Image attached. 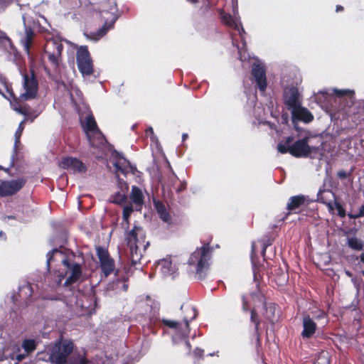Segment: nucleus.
Returning a JSON list of instances; mask_svg holds the SVG:
<instances>
[{
  "label": "nucleus",
  "instance_id": "18",
  "mask_svg": "<svg viewBox=\"0 0 364 364\" xmlns=\"http://www.w3.org/2000/svg\"><path fill=\"white\" fill-rule=\"evenodd\" d=\"M291 112L294 119L303 121L306 123L310 122L314 118L310 112L307 109L301 107V105L292 109Z\"/></svg>",
  "mask_w": 364,
  "mask_h": 364
},
{
  "label": "nucleus",
  "instance_id": "36",
  "mask_svg": "<svg viewBox=\"0 0 364 364\" xmlns=\"http://www.w3.org/2000/svg\"><path fill=\"white\" fill-rule=\"evenodd\" d=\"M334 205H335V210H337V213L339 216L341 218H343L346 216V211L345 209L343 208V206L338 203L337 201L334 200Z\"/></svg>",
  "mask_w": 364,
  "mask_h": 364
},
{
  "label": "nucleus",
  "instance_id": "44",
  "mask_svg": "<svg viewBox=\"0 0 364 364\" xmlns=\"http://www.w3.org/2000/svg\"><path fill=\"white\" fill-rule=\"evenodd\" d=\"M14 109L18 112V113L27 115V111L26 109H23L22 108H14Z\"/></svg>",
  "mask_w": 364,
  "mask_h": 364
},
{
  "label": "nucleus",
  "instance_id": "7",
  "mask_svg": "<svg viewBox=\"0 0 364 364\" xmlns=\"http://www.w3.org/2000/svg\"><path fill=\"white\" fill-rule=\"evenodd\" d=\"M209 259V248L204 246L200 249H197L191 254L188 263L190 265L196 267L197 274L201 276L203 271L208 268V261Z\"/></svg>",
  "mask_w": 364,
  "mask_h": 364
},
{
  "label": "nucleus",
  "instance_id": "10",
  "mask_svg": "<svg viewBox=\"0 0 364 364\" xmlns=\"http://www.w3.org/2000/svg\"><path fill=\"white\" fill-rule=\"evenodd\" d=\"M232 12L235 16V18L232 16L227 13L222 12L221 18L223 22L230 28H232L237 31L239 35L241 36V38L243 40V33H245L244 28L241 26L240 22L238 23V9H237V0H232Z\"/></svg>",
  "mask_w": 364,
  "mask_h": 364
},
{
  "label": "nucleus",
  "instance_id": "52",
  "mask_svg": "<svg viewBox=\"0 0 364 364\" xmlns=\"http://www.w3.org/2000/svg\"><path fill=\"white\" fill-rule=\"evenodd\" d=\"M182 137H183V140H185L188 137V134H183Z\"/></svg>",
  "mask_w": 364,
  "mask_h": 364
},
{
  "label": "nucleus",
  "instance_id": "57",
  "mask_svg": "<svg viewBox=\"0 0 364 364\" xmlns=\"http://www.w3.org/2000/svg\"><path fill=\"white\" fill-rule=\"evenodd\" d=\"M186 345L187 346L188 348H190V344L188 341L186 342Z\"/></svg>",
  "mask_w": 364,
  "mask_h": 364
},
{
  "label": "nucleus",
  "instance_id": "22",
  "mask_svg": "<svg viewBox=\"0 0 364 364\" xmlns=\"http://www.w3.org/2000/svg\"><path fill=\"white\" fill-rule=\"evenodd\" d=\"M303 331L301 336L304 338L311 337L316 331V324L310 317V316H305L303 318Z\"/></svg>",
  "mask_w": 364,
  "mask_h": 364
},
{
  "label": "nucleus",
  "instance_id": "31",
  "mask_svg": "<svg viewBox=\"0 0 364 364\" xmlns=\"http://www.w3.org/2000/svg\"><path fill=\"white\" fill-rule=\"evenodd\" d=\"M324 195H328L332 197H334L333 194L331 191H321L318 193V200H320L321 202L326 203L331 212H333L335 210V205H334V200L333 201H329L326 202L324 201Z\"/></svg>",
  "mask_w": 364,
  "mask_h": 364
},
{
  "label": "nucleus",
  "instance_id": "34",
  "mask_svg": "<svg viewBox=\"0 0 364 364\" xmlns=\"http://www.w3.org/2000/svg\"><path fill=\"white\" fill-rule=\"evenodd\" d=\"M134 208L132 205H123V221L128 223L129 218L131 213L133 212Z\"/></svg>",
  "mask_w": 364,
  "mask_h": 364
},
{
  "label": "nucleus",
  "instance_id": "33",
  "mask_svg": "<svg viewBox=\"0 0 364 364\" xmlns=\"http://www.w3.org/2000/svg\"><path fill=\"white\" fill-rule=\"evenodd\" d=\"M314 364H330V355L327 351H322Z\"/></svg>",
  "mask_w": 364,
  "mask_h": 364
},
{
  "label": "nucleus",
  "instance_id": "19",
  "mask_svg": "<svg viewBox=\"0 0 364 364\" xmlns=\"http://www.w3.org/2000/svg\"><path fill=\"white\" fill-rule=\"evenodd\" d=\"M129 198L136 208L140 210L144 204V195L142 190L136 186H132Z\"/></svg>",
  "mask_w": 364,
  "mask_h": 364
},
{
  "label": "nucleus",
  "instance_id": "27",
  "mask_svg": "<svg viewBox=\"0 0 364 364\" xmlns=\"http://www.w3.org/2000/svg\"><path fill=\"white\" fill-rule=\"evenodd\" d=\"M70 96L73 103L76 107V109L78 112H80L81 105H83V100L82 97L81 92L77 89H73L71 91Z\"/></svg>",
  "mask_w": 364,
  "mask_h": 364
},
{
  "label": "nucleus",
  "instance_id": "14",
  "mask_svg": "<svg viewBox=\"0 0 364 364\" xmlns=\"http://www.w3.org/2000/svg\"><path fill=\"white\" fill-rule=\"evenodd\" d=\"M252 73L259 90L264 91L267 87L265 72L263 65L257 60H255L252 64Z\"/></svg>",
  "mask_w": 364,
  "mask_h": 364
},
{
  "label": "nucleus",
  "instance_id": "17",
  "mask_svg": "<svg viewBox=\"0 0 364 364\" xmlns=\"http://www.w3.org/2000/svg\"><path fill=\"white\" fill-rule=\"evenodd\" d=\"M60 167L72 171L73 172H84L86 170L85 166L82 161L76 158H64L59 164Z\"/></svg>",
  "mask_w": 364,
  "mask_h": 364
},
{
  "label": "nucleus",
  "instance_id": "11",
  "mask_svg": "<svg viewBox=\"0 0 364 364\" xmlns=\"http://www.w3.org/2000/svg\"><path fill=\"white\" fill-rule=\"evenodd\" d=\"M317 151L318 148L308 145L307 139L296 141L290 149V154L295 157H308Z\"/></svg>",
  "mask_w": 364,
  "mask_h": 364
},
{
  "label": "nucleus",
  "instance_id": "13",
  "mask_svg": "<svg viewBox=\"0 0 364 364\" xmlns=\"http://www.w3.org/2000/svg\"><path fill=\"white\" fill-rule=\"evenodd\" d=\"M97 253L102 272L107 277L114 270V263L107 250L102 247L97 248Z\"/></svg>",
  "mask_w": 364,
  "mask_h": 364
},
{
  "label": "nucleus",
  "instance_id": "12",
  "mask_svg": "<svg viewBox=\"0 0 364 364\" xmlns=\"http://www.w3.org/2000/svg\"><path fill=\"white\" fill-rule=\"evenodd\" d=\"M25 184L23 179L0 181V196H11L18 192Z\"/></svg>",
  "mask_w": 364,
  "mask_h": 364
},
{
  "label": "nucleus",
  "instance_id": "48",
  "mask_svg": "<svg viewBox=\"0 0 364 364\" xmlns=\"http://www.w3.org/2000/svg\"><path fill=\"white\" fill-rule=\"evenodd\" d=\"M188 310L190 311L193 312V315L192 318H191V320L193 319L196 317V313H195L194 309L193 308H190Z\"/></svg>",
  "mask_w": 364,
  "mask_h": 364
},
{
  "label": "nucleus",
  "instance_id": "38",
  "mask_svg": "<svg viewBox=\"0 0 364 364\" xmlns=\"http://www.w3.org/2000/svg\"><path fill=\"white\" fill-rule=\"evenodd\" d=\"M349 218L356 219L364 216V204L360 208L359 212L356 214H348Z\"/></svg>",
  "mask_w": 364,
  "mask_h": 364
},
{
  "label": "nucleus",
  "instance_id": "24",
  "mask_svg": "<svg viewBox=\"0 0 364 364\" xmlns=\"http://www.w3.org/2000/svg\"><path fill=\"white\" fill-rule=\"evenodd\" d=\"M114 22V21H112L109 23H105L97 32H92L90 34H86L87 38L94 41L100 40L107 33L108 30L112 28Z\"/></svg>",
  "mask_w": 364,
  "mask_h": 364
},
{
  "label": "nucleus",
  "instance_id": "30",
  "mask_svg": "<svg viewBox=\"0 0 364 364\" xmlns=\"http://www.w3.org/2000/svg\"><path fill=\"white\" fill-rule=\"evenodd\" d=\"M292 139V137L289 136L285 142H280L277 147L278 151L282 154H285L287 152L290 154Z\"/></svg>",
  "mask_w": 364,
  "mask_h": 364
},
{
  "label": "nucleus",
  "instance_id": "8",
  "mask_svg": "<svg viewBox=\"0 0 364 364\" xmlns=\"http://www.w3.org/2000/svg\"><path fill=\"white\" fill-rule=\"evenodd\" d=\"M62 50L63 45L59 38H53L47 40L44 47V53L50 63L55 68L60 63Z\"/></svg>",
  "mask_w": 364,
  "mask_h": 364
},
{
  "label": "nucleus",
  "instance_id": "39",
  "mask_svg": "<svg viewBox=\"0 0 364 364\" xmlns=\"http://www.w3.org/2000/svg\"><path fill=\"white\" fill-rule=\"evenodd\" d=\"M333 92L341 97V96H343L345 95H347V94H350V93H352L353 92L350 90H338V89H333Z\"/></svg>",
  "mask_w": 364,
  "mask_h": 364
},
{
  "label": "nucleus",
  "instance_id": "28",
  "mask_svg": "<svg viewBox=\"0 0 364 364\" xmlns=\"http://www.w3.org/2000/svg\"><path fill=\"white\" fill-rule=\"evenodd\" d=\"M38 341L35 339H26L22 343V348L27 353H31L36 350Z\"/></svg>",
  "mask_w": 364,
  "mask_h": 364
},
{
  "label": "nucleus",
  "instance_id": "3",
  "mask_svg": "<svg viewBox=\"0 0 364 364\" xmlns=\"http://www.w3.org/2000/svg\"><path fill=\"white\" fill-rule=\"evenodd\" d=\"M127 245L129 249V257L133 265L140 262L143 254L149 245L145 241L144 230L135 226L127 235Z\"/></svg>",
  "mask_w": 364,
  "mask_h": 364
},
{
  "label": "nucleus",
  "instance_id": "23",
  "mask_svg": "<svg viewBox=\"0 0 364 364\" xmlns=\"http://www.w3.org/2000/svg\"><path fill=\"white\" fill-rule=\"evenodd\" d=\"M154 204L159 218L164 223L170 224L171 223V217L164 204L159 200H154Z\"/></svg>",
  "mask_w": 364,
  "mask_h": 364
},
{
  "label": "nucleus",
  "instance_id": "20",
  "mask_svg": "<svg viewBox=\"0 0 364 364\" xmlns=\"http://www.w3.org/2000/svg\"><path fill=\"white\" fill-rule=\"evenodd\" d=\"M115 167L116 173L119 172L123 174H127L129 172L133 173L135 168L124 157L120 156L117 161L114 164Z\"/></svg>",
  "mask_w": 364,
  "mask_h": 364
},
{
  "label": "nucleus",
  "instance_id": "21",
  "mask_svg": "<svg viewBox=\"0 0 364 364\" xmlns=\"http://www.w3.org/2000/svg\"><path fill=\"white\" fill-rule=\"evenodd\" d=\"M165 277L172 276L176 272V265L170 258H166L159 262L157 266Z\"/></svg>",
  "mask_w": 364,
  "mask_h": 364
},
{
  "label": "nucleus",
  "instance_id": "42",
  "mask_svg": "<svg viewBox=\"0 0 364 364\" xmlns=\"http://www.w3.org/2000/svg\"><path fill=\"white\" fill-rule=\"evenodd\" d=\"M239 55H240V58L241 60H246L245 52L243 50L242 48H240L239 49Z\"/></svg>",
  "mask_w": 364,
  "mask_h": 364
},
{
  "label": "nucleus",
  "instance_id": "51",
  "mask_svg": "<svg viewBox=\"0 0 364 364\" xmlns=\"http://www.w3.org/2000/svg\"><path fill=\"white\" fill-rule=\"evenodd\" d=\"M360 260L364 262V252L360 255Z\"/></svg>",
  "mask_w": 364,
  "mask_h": 364
},
{
  "label": "nucleus",
  "instance_id": "32",
  "mask_svg": "<svg viewBox=\"0 0 364 364\" xmlns=\"http://www.w3.org/2000/svg\"><path fill=\"white\" fill-rule=\"evenodd\" d=\"M112 202L114 203L120 205H126L127 202V196L125 193H115L112 197Z\"/></svg>",
  "mask_w": 364,
  "mask_h": 364
},
{
  "label": "nucleus",
  "instance_id": "37",
  "mask_svg": "<svg viewBox=\"0 0 364 364\" xmlns=\"http://www.w3.org/2000/svg\"><path fill=\"white\" fill-rule=\"evenodd\" d=\"M26 119H25L23 121H22L20 124H19V126L18 127V129L16 130V133H15V138H16V144H17L18 142V140L20 139V136L22 134V132L24 129V127H23V124L25 122V120Z\"/></svg>",
  "mask_w": 364,
  "mask_h": 364
},
{
  "label": "nucleus",
  "instance_id": "53",
  "mask_svg": "<svg viewBox=\"0 0 364 364\" xmlns=\"http://www.w3.org/2000/svg\"><path fill=\"white\" fill-rule=\"evenodd\" d=\"M265 251H266V246L264 245L263 250H262V255H264Z\"/></svg>",
  "mask_w": 364,
  "mask_h": 364
},
{
  "label": "nucleus",
  "instance_id": "35",
  "mask_svg": "<svg viewBox=\"0 0 364 364\" xmlns=\"http://www.w3.org/2000/svg\"><path fill=\"white\" fill-rule=\"evenodd\" d=\"M4 90L9 92V87L5 78L0 75V94L6 97L4 92Z\"/></svg>",
  "mask_w": 364,
  "mask_h": 364
},
{
  "label": "nucleus",
  "instance_id": "41",
  "mask_svg": "<svg viewBox=\"0 0 364 364\" xmlns=\"http://www.w3.org/2000/svg\"><path fill=\"white\" fill-rule=\"evenodd\" d=\"M146 135L149 136L152 140L154 139V130L151 127H149L146 131Z\"/></svg>",
  "mask_w": 364,
  "mask_h": 364
},
{
  "label": "nucleus",
  "instance_id": "2",
  "mask_svg": "<svg viewBox=\"0 0 364 364\" xmlns=\"http://www.w3.org/2000/svg\"><path fill=\"white\" fill-rule=\"evenodd\" d=\"M73 343L70 340L60 339L51 343L38 354V359L55 364H64L73 350Z\"/></svg>",
  "mask_w": 364,
  "mask_h": 364
},
{
  "label": "nucleus",
  "instance_id": "46",
  "mask_svg": "<svg viewBox=\"0 0 364 364\" xmlns=\"http://www.w3.org/2000/svg\"><path fill=\"white\" fill-rule=\"evenodd\" d=\"M119 184L121 186V189L122 191H123V189H124V190L128 189V185L125 182H119Z\"/></svg>",
  "mask_w": 364,
  "mask_h": 364
},
{
  "label": "nucleus",
  "instance_id": "29",
  "mask_svg": "<svg viewBox=\"0 0 364 364\" xmlns=\"http://www.w3.org/2000/svg\"><path fill=\"white\" fill-rule=\"evenodd\" d=\"M348 245L353 250L359 251L363 247V242L355 237L348 238Z\"/></svg>",
  "mask_w": 364,
  "mask_h": 364
},
{
  "label": "nucleus",
  "instance_id": "55",
  "mask_svg": "<svg viewBox=\"0 0 364 364\" xmlns=\"http://www.w3.org/2000/svg\"><path fill=\"white\" fill-rule=\"evenodd\" d=\"M171 180H176V176H175V174L173 173L172 175V179Z\"/></svg>",
  "mask_w": 364,
  "mask_h": 364
},
{
  "label": "nucleus",
  "instance_id": "15",
  "mask_svg": "<svg viewBox=\"0 0 364 364\" xmlns=\"http://www.w3.org/2000/svg\"><path fill=\"white\" fill-rule=\"evenodd\" d=\"M163 323L165 326L175 330L179 337L186 336L189 333V321L186 318H185L182 322L164 319Z\"/></svg>",
  "mask_w": 364,
  "mask_h": 364
},
{
  "label": "nucleus",
  "instance_id": "16",
  "mask_svg": "<svg viewBox=\"0 0 364 364\" xmlns=\"http://www.w3.org/2000/svg\"><path fill=\"white\" fill-rule=\"evenodd\" d=\"M284 101L291 111L301 105L299 95L296 87H287L284 92Z\"/></svg>",
  "mask_w": 364,
  "mask_h": 364
},
{
  "label": "nucleus",
  "instance_id": "56",
  "mask_svg": "<svg viewBox=\"0 0 364 364\" xmlns=\"http://www.w3.org/2000/svg\"><path fill=\"white\" fill-rule=\"evenodd\" d=\"M346 273V274H347L348 277H351V273H350V272H348V271H347Z\"/></svg>",
  "mask_w": 364,
  "mask_h": 364
},
{
  "label": "nucleus",
  "instance_id": "6",
  "mask_svg": "<svg viewBox=\"0 0 364 364\" xmlns=\"http://www.w3.org/2000/svg\"><path fill=\"white\" fill-rule=\"evenodd\" d=\"M38 85L33 73L26 74L23 76V88L19 95V102L34 99L38 92Z\"/></svg>",
  "mask_w": 364,
  "mask_h": 364
},
{
  "label": "nucleus",
  "instance_id": "45",
  "mask_svg": "<svg viewBox=\"0 0 364 364\" xmlns=\"http://www.w3.org/2000/svg\"><path fill=\"white\" fill-rule=\"evenodd\" d=\"M0 40L1 41H4V40H6V41H9V38L5 35V33H2L0 31Z\"/></svg>",
  "mask_w": 364,
  "mask_h": 364
},
{
  "label": "nucleus",
  "instance_id": "9",
  "mask_svg": "<svg viewBox=\"0 0 364 364\" xmlns=\"http://www.w3.org/2000/svg\"><path fill=\"white\" fill-rule=\"evenodd\" d=\"M77 68L83 77L90 76L93 72L92 60L86 46H80L77 50Z\"/></svg>",
  "mask_w": 364,
  "mask_h": 364
},
{
  "label": "nucleus",
  "instance_id": "50",
  "mask_svg": "<svg viewBox=\"0 0 364 364\" xmlns=\"http://www.w3.org/2000/svg\"><path fill=\"white\" fill-rule=\"evenodd\" d=\"M343 10V7L341 6H336V11H341Z\"/></svg>",
  "mask_w": 364,
  "mask_h": 364
},
{
  "label": "nucleus",
  "instance_id": "47",
  "mask_svg": "<svg viewBox=\"0 0 364 364\" xmlns=\"http://www.w3.org/2000/svg\"><path fill=\"white\" fill-rule=\"evenodd\" d=\"M78 364H92V363L85 358H81Z\"/></svg>",
  "mask_w": 364,
  "mask_h": 364
},
{
  "label": "nucleus",
  "instance_id": "25",
  "mask_svg": "<svg viewBox=\"0 0 364 364\" xmlns=\"http://www.w3.org/2000/svg\"><path fill=\"white\" fill-rule=\"evenodd\" d=\"M305 200L306 198L304 196H296L291 197L287 203V209L289 211L296 210L304 204Z\"/></svg>",
  "mask_w": 364,
  "mask_h": 364
},
{
  "label": "nucleus",
  "instance_id": "40",
  "mask_svg": "<svg viewBox=\"0 0 364 364\" xmlns=\"http://www.w3.org/2000/svg\"><path fill=\"white\" fill-rule=\"evenodd\" d=\"M242 300H243V304H242V309H243V310L249 309L250 306L249 305V301H248L247 298L243 297Z\"/></svg>",
  "mask_w": 364,
  "mask_h": 364
},
{
  "label": "nucleus",
  "instance_id": "49",
  "mask_svg": "<svg viewBox=\"0 0 364 364\" xmlns=\"http://www.w3.org/2000/svg\"><path fill=\"white\" fill-rule=\"evenodd\" d=\"M7 1H8V0H0V6L6 4L7 3Z\"/></svg>",
  "mask_w": 364,
  "mask_h": 364
},
{
  "label": "nucleus",
  "instance_id": "5",
  "mask_svg": "<svg viewBox=\"0 0 364 364\" xmlns=\"http://www.w3.org/2000/svg\"><path fill=\"white\" fill-rule=\"evenodd\" d=\"M80 119L82 120V116H80ZM82 126L92 146L97 145L95 140H97L98 143H102L104 140L103 136L98 129L95 120L92 114H87L86 116L85 120L82 121Z\"/></svg>",
  "mask_w": 364,
  "mask_h": 364
},
{
  "label": "nucleus",
  "instance_id": "54",
  "mask_svg": "<svg viewBox=\"0 0 364 364\" xmlns=\"http://www.w3.org/2000/svg\"><path fill=\"white\" fill-rule=\"evenodd\" d=\"M188 1L191 2V3H196L198 1V0H187Z\"/></svg>",
  "mask_w": 364,
  "mask_h": 364
},
{
  "label": "nucleus",
  "instance_id": "4",
  "mask_svg": "<svg viewBox=\"0 0 364 364\" xmlns=\"http://www.w3.org/2000/svg\"><path fill=\"white\" fill-rule=\"evenodd\" d=\"M251 299L254 304L253 309L251 311V321L255 323L257 330L260 323L258 318V313L261 310L263 311L262 316L267 321L274 323L277 320L275 305L270 304L267 306L264 303V296L259 291L251 294Z\"/></svg>",
  "mask_w": 364,
  "mask_h": 364
},
{
  "label": "nucleus",
  "instance_id": "1",
  "mask_svg": "<svg viewBox=\"0 0 364 364\" xmlns=\"http://www.w3.org/2000/svg\"><path fill=\"white\" fill-rule=\"evenodd\" d=\"M52 260L60 261V267L58 270V284L65 279L64 286L68 287L77 282L81 277L82 269L79 264L65 259L63 253L57 250H53L47 255V264L49 267Z\"/></svg>",
  "mask_w": 364,
  "mask_h": 364
},
{
  "label": "nucleus",
  "instance_id": "26",
  "mask_svg": "<svg viewBox=\"0 0 364 364\" xmlns=\"http://www.w3.org/2000/svg\"><path fill=\"white\" fill-rule=\"evenodd\" d=\"M33 32L31 29H26L25 36L21 39V43L28 55L30 54V46L32 43Z\"/></svg>",
  "mask_w": 364,
  "mask_h": 364
},
{
  "label": "nucleus",
  "instance_id": "43",
  "mask_svg": "<svg viewBox=\"0 0 364 364\" xmlns=\"http://www.w3.org/2000/svg\"><path fill=\"white\" fill-rule=\"evenodd\" d=\"M325 312L324 311H321L318 314H314V317L315 318H323L325 317Z\"/></svg>",
  "mask_w": 364,
  "mask_h": 364
}]
</instances>
